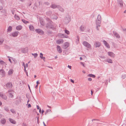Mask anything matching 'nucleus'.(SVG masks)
Returning <instances> with one entry per match:
<instances>
[{"label": "nucleus", "instance_id": "f257e3e1", "mask_svg": "<svg viewBox=\"0 0 126 126\" xmlns=\"http://www.w3.org/2000/svg\"><path fill=\"white\" fill-rule=\"evenodd\" d=\"M101 17L100 15H98L96 20V27L97 28L98 26H100V23L101 22Z\"/></svg>", "mask_w": 126, "mask_h": 126}, {"label": "nucleus", "instance_id": "f03ea898", "mask_svg": "<svg viewBox=\"0 0 126 126\" xmlns=\"http://www.w3.org/2000/svg\"><path fill=\"white\" fill-rule=\"evenodd\" d=\"M83 45L88 48H90L91 47V45L87 42L84 41L83 42Z\"/></svg>", "mask_w": 126, "mask_h": 126}, {"label": "nucleus", "instance_id": "7ed1b4c3", "mask_svg": "<svg viewBox=\"0 0 126 126\" xmlns=\"http://www.w3.org/2000/svg\"><path fill=\"white\" fill-rule=\"evenodd\" d=\"M21 51L23 53H26L28 52V49L27 47L23 48L21 49Z\"/></svg>", "mask_w": 126, "mask_h": 126}, {"label": "nucleus", "instance_id": "20e7f679", "mask_svg": "<svg viewBox=\"0 0 126 126\" xmlns=\"http://www.w3.org/2000/svg\"><path fill=\"white\" fill-rule=\"evenodd\" d=\"M63 39H59L57 40L56 41V43L57 44H60L63 43Z\"/></svg>", "mask_w": 126, "mask_h": 126}, {"label": "nucleus", "instance_id": "39448f33", "mask_svg": "<svg viewBox=\"0 0 126 126\" xmlns=\"http://www.w3.org/2000/svg\"><path fill=\"white\" fill-rule=\"evenodd\" d=\"M57 51L59 53H60L62 52V50L60 46L57 45Z\"/></svg>", "mask_w": 126, "mask_h": 126}, {"label": "nucleus", "instance_id": "423d86ee", "mask_svg": "<svg viewBox=\"0 0 126 126\" xmlns=\"http://www.w3.org/2000/svg\"><path fill=\"white\" fill-rule=\"evenodd\" d=\"M36 31L40 34H43L44 33V32L42 30L39 29H36L35 30Z\"/></svg>", "mask_w": 126, "mask_h": 126}, {"label": "nucleus", "instance_id": "0eeeda50", "mask_svg": "<svg viewBox=\"0 0 126 126\" xmlns=\"http://www.w3.org/2000/svg\"><path fill=\"white\" fill-rule=\"evenodd\" d=\"M101 45L100 43L99 42H96L94 44V46L96 47H100Z\"/></svg>", "mask_w": 126, "mask_h": 126}, {"label": "nucleus", "instance_id": "6e6552de", "mask_svg": "<svg viewBox=\"0 0 126 126\" xmlns=\"http://www.w3.org/2000/svg\"><path fill=\"white\" fill-rule=\"evenodd\" d=\"M69 46V43H68L66 42L64 44V46L63 47V48L65 49L67 48Z\"/></svg>", "mask_w": 126, "mask_h": 126}, {"label": "nucleus", "instance_id": "1a4fd4ad", "mask_svg": "<svg viewBox=\"0 0 126 126\" xmlns=\"http://www.w3.org/2000/svg\"><path fill=\"white\" fill-rule=\"evenodd\" d=\"M9 121H10V122L11 123L13 124H16V121L13 119L11 118H9Z\"/></svg>", "mask_w": 126, "mask_h": 126}, {"label": "nucleus", "instance_id": "9d476101", "mask_svg": "<svg viewBox=\"0 0 126 126\" xmlns=\"http://www.w3.org/2000/svg\"><path fill=\"white\" fill-rule=\"evenodd\" d=\"M108 54L109 56L110 57H113L114 56V54L112 52H108Z\"/></svg>", "mask_w": 126, "mask_h": 126}, {"label": "nucleus", "instance_id": "9b49d317", "mask_svg": "<svg viewBox=\"0 0 126 126\" xmlns=\"http://www.w3.org/2000/svg\"><path fill=\"white\" fill-rule=\"evenodd\" d=\"M6 86L8 88H10L12 87V85L11 83H8L6 84Z\"/></svg>", "mask_w": 126, "mask_h": 126}, {"label": "nucleus", "instance_id": "f8f14e48", "mask_svg": "<svg viewBox=\"0 0 126 126\" xmlns=\"http://www.w3.org/2000/svg\"><path fill=\"white\" fill-rule=\"evenodd\" d=\"M103 42L104 44L108 48H109L110 47L109 45L108 44V43L106 42V41L104 40L103 41Z\"/></svg>", "mask_w": 126, "mask_h": 126}, {"label": "nucleus", "instance_id": "ddd939ff", "mask_svg": "<svg viewBox=\"0 0 126 126\" xmlns=\"http://www.w3.org/2000/svg\"><path fill=\"white\" fill-rule=\"evenodd\" d=\"M18 32H14L12 33V36L14 37L18 35Z\"/></svg>", "mask_w": 126, "mask_h": 126}, {"label": "nucleus", "instance_id": "4468645a", "mask_svg": "<svg viewBox=\"0 0 126 126\" xmlns=\"http://www.w3.org/2000/svg\"><path fill=\"white\" fill-rule=\"evenodd\" d=\"M0 74L2 76H4L5 74V72L3 70H0Z\"/></svg>", "mask_w": 126, "mask_h": 126}, {"label": "nucleus", "instance_id": "2eb2a0df", "mask_svg": "<svg viewBox=\"0 0 126 126\" xmlns=\"http://www.w3.org/2000/svg\"><path fill=\"white\" fill-rule=\"evenodd\" d=\"M22 28V26L20 25L17 26L16 27V29L18 30H21V29Z\"/></svg>", "mask_w": 126, "mask_h": 126}, {"label": "nucleus", "instance_id": "dca6fc26", "mask_svg": "<svg viewBox=\"0 0 126 126\" xmlns=\"http://www.w3.org/2000/svg\"><path fill=\"white\" fill-rule=\"evenodd\" d=\"M1 122L2 124H4L6 122V120L4 119H2L1 120Z\"/></svg>", "mask_w": 126, "mask_h": 126}, {"label": "nucleus", "instance_id": "f3484780", "mask_svg": "<svg viewBox=\"0 0 126 126\" xmlns=\"http://www.w3.org/2000/svg\"><path fill=\"white\" fill-rule=\"evenodd\" d=\"M29 28L30 30L31 31H33L34 30V28L33 27L32 25H30V26Z\"/></svg>", "mask_w": 126, "mask_h": 126}, {"label": "nucleus", "instance_id": "a211bd4d", "mask_svg": "<svg viewBox=\"0 0 126 126\" xmlns=\"http://www.w3.org/2000/svg\"><path fill=\"white\" fill-rule=\"evenodd\" d=\"M13 70L12 69H10L8 72V74L9 75H11L13 73Z\"/></svg>", "mask_w": 126, "mask_h": 126}, {"label": "nucleus", "instance_id": "6ab92c4d", "mask_svg": "<svg viewBox=\"0 0 126 126\" xmlns=\"http://www.w3.org/2000/svg\"><path fill=\"white\" fill-rule=\"evenodd\" d=\"M0 96L1 97H2L5 99H7V97L6 96L4 95L1 93H0Z\"/></svg>", "mask_w": 126, "mask_h": 126}, {"label": "nucleus", "instance_id": "aec40b11", "mask_svg": "<svg viewBox=\"0 0 126 126\" xmlns=\"http://www.w3.org/2000/svg\"><path fill=\"white\" fill-rule=\"evenodd\" d=\"M15 18L16 20H19L20 19V18L19 16L17 15H15Z\"/></svg>", "mask_w": 126, "mask_h": 126}, {"label": "nucleus", "instance_id": "412c9836", "mask_svg": "<svg viewBox=\"0 0 126 126\" xmlns=\"http://www.w3.org/2000/svg\"><path fill=\"white\" fill-rule=\"evenodd\" d=\"M88 76L90 77H92L94 78H95V77L94 75L92 74H90L88 75Z\"/></svg>", "mask_w": 126, "mask_h": 126}, {"label": "nucleus", "instance_id": "4be33fe9", "mask_svg": "<svg viewBox=\"0 0 126 126\" xmlns=\"http://www.w3.org/2000/svg\"><path fill=\"white\" fill-rule=\"evenodd\" d=\"M4 41V39L3 38H0V45L2 44Z\"/></svg>", "mask_w": 126, "mask_h": 126}, {"label": "nucleus", "instance_id": "5701e85b", "mask_svg": "<svg viewBox=\"0 0 126 126\" xmlns=\"http://www.w3.org/2000/svg\"><path fill=\"white\" fill-rule=\"evenodd\" d=\"M107 61L109 63H112V60L110 59H108L107 60Z\"/></svg>", "mask_w": 126, "mask_h": 126}, {"label": "nucleus", "instance_id": "b1692460", "mask_svg": "<svg viewBox=\"0 0 126 126\" xmlns=\"http://www.w3.org/2000/svg\"><path fill=\"white\" fill-rule=\"evenodd\" d=\"M12 30V27L11 26H10L8 27L7 30H8V31L10 32Z\"/></svg>", "mask_w": 126, "mask_h": 126}, {"label": "nucleus", "instance_id": "393cba45", "mask_svg": "<svg viewBox=\"0 0 126 126\" xmlns=\"http://www.w3.org/2000/svg\"><path fill=\"white\" fill-rule=\"evenodd\" d=\"M40 57L41 59H43V60L45 59V58L43 57V54L42 53H40Z\"/></svg>", "mask_w": 126, "mask_h": 126}, {"label": "nucleus", "instance_id": "a878e982", "mask_svg": "<svg viewBox=\"0 0 126 126\" xmlns=\"http://www.w3.org/2000/svg\"><path fill=\"white\" fill-rule=\"evenodd\" d=\"M57 7V6L55 4H52L51 7L53 8H56Z\"/></svg>", "mask_w": 126, "mask_h": 126}, {"label": "nucleus", "instance_id": "bb28decb", "mask_svg": "<svg viewBox=\"0 0 126 126\" xmlns=\"http://www.w3.org/2000/svg\"><path fill=\"white\" fill-rule=\"evenodd\" d=\"M32 54L34 56L35 58L37 57L38 56V54L37 53L33 54L32 53Z\"/></svg>", "mask_w": 126, "mask_h": 126}, {"label": "nucleus", "instance_id": "cd10ccee", "mask_svg": "<svg viewBox=\"0 0 126 126\" xmlns=\"http://www.w3.org/2000/svg\"><path fill=\"white\" fill-rule=\"evenodd\" d=\"M22 21L25 24H26L28 22V21H26V20H25L23 19V20H22Z\"/></svg>", "mask_w": 126, "mask_h": 126}, {"label": "nucleus", "instance_id": "c85d7f7f", "mask_svg": "<svg viewBox=\"0 0 126 126\" xmlns=\"http://www.w3.org/2000/svg\"><path fill=\"white\" fill-rule=\"evenodd\" d=\"M65 32L67 34H69V31L66 30L65 31Z\"/></svg>", "mask_w": 126, "mask_h": 126}, {"label": "nucleus", "instance_id": "c756f323", "mask_svg": "<svg viewBox=\"0 0 126 126\" xmlns=\"http://www.w3.org/2000/svg\"><path fill=\"white\" fill-rule=\"evenodd\" d=\"M10 97L11 98H12L13 97V94H10Z\"/></svg>", "mask_w": 126, "mask_h": 126}, {"label": "nucleus", "instance_id": "7c9ffc66", "mask_svg": "<svg viewBox=\"0 0 126 126\" xmlns=\"http://www.w3.org/2000/svg\"><path fill=\"white\" fill-rule=\"evenodd\" d=\"M4 63V62L3 61H0V63L2 64Z\"/></svg>", "mask_w": 126, "mask_h": 126}, {"label": "nucleus", "instance_id": "2f4dec72", "mask_svg": "<svg viewBox=\"0 0 126 126\" xmlns=\"http://www.w3.org/2000/svg\"><path fill=\"white\" fill-rule=\"evenodd\" d=\"M70 81L72 83H74V81L73 80H72V79H70Z\"/></svg>", "mask_w": 126, "mask_h": 126}, {"label": "nucleus", "instance_id": "473e14b6", "mask_svg": "<svg viewBox=\"0 0 126 126\" xmlns=\"http://www.w3.org/2000/svg\"><path fill=\"white\" fill-rule=\"evenodd\" d=\"M80 64L82 65V66L84 67H85V66L84 64V63H82V62H81L80 63Z\"/></svg>", "mask_w": 126, "mask_h": 126}, {"label": "nucleus", "instance_id": "72a5a7b5", "mask_svg": "<svg viewBox=\"0 0 126 126\" xmlns=\"http://www.w3.org/2000/svg\"><path fill=\"white\" fill-rule=\"evenodd\" d=\"M31 107V105L30 104H28V108H29Z\"/></svg>", "mask_w": 126, "mask_h": 126}, {"label": "nucleus", "instance_id": "f704fd0d", "mask_svg": "<svg viewBox=\"0 0 126 126\" xmlns=\"http://www.w3.org/2000/svg\"><path fill=\"white\" fill-rule=\"evenodd\" d=\"M88 80L89 81H91L92 80V79L91 78H89L88 79Z\"/></svg>", "mask_w": 126, "mask_h": 126}, {"label": "nucleus", "instance_id": "c9c22d12", "mask_svg": "<svg viewBox=\"0 0 126 126\" xmlns=\"http://www.w3.org/2000/svg\"><path fill=\"white\" fill-rule=\"evenodd\" d=\"M24 67V71L26 72V73H27V71L25 67Z\"/></svg>", "mask_w": 126, "mask_h": 126}, {"label": "nucleus", "instance_id": "e433bc0d", "mask_svg": "<svg viewBox=\"0 0 126 126\" xmlns=\"http://www.w3.org/2000/svg\"><path fill=\"white\" fill-rule=\"evenodd\" d=\"M44 111L43 110H42V112H41V114L42 115L43 114V113L44 112Z\"/></svg>", "mask_w": 126, "mask_h": 126}, {"label": "nucleus", "instance_id": "4c0bfd02", "mask_svg": "<svg viewBox=\"0 0 126 126\" xmlns=\"http://www.w3.org/2000/svg\"><path fill=\"white\" fill-rule=\"evenodd\" d=\"M120 6H122L123 5V3L122 2L121 3H120Z\"/></svg>", "mask_w": 126, "mask_h": 126}, {"label": "nucleus", "instance_id": "58836bf2", "mask_svg": "<svg viewBox=\"0 0 126 126\" xmlns=\"http://www.w3.org/2000/svg\"><path fill=\"white\" fill-rule=\"evenodd\" d=\"M25 68L26 67H28V64H27V63H26V64H25Z\"/></svg>", "mask_w": 126, "mask_h": 126}, {"label": "nucleus", "instance_id": "ea45409f", "mask_svg": "<svg viewBox=\"0 0 126 126\" xmlns=\"http://www.w3.org/2000/svg\"><path fill=\"white\" fill-rule=\"evenodd\" d=\"M37 109L38 110L39 109V106L38 105H37Z\"/></svg>", "mask_w": 126, "mask_h": 126}, {"label": "nucleus", "instance_id": "a19ab883", "mask_svg": "<svg viewBox=\"0 0 126 126\" xmlns=\"http://www.w3.org/2000/svg\"><path fill=\"white\" fill-rule=\"evenodd\" d=\"M11 112H12L13 113H14L15 112V111L14 110H11Z\"/></svg>", "mask_w": 126, "mask_h": 126}, {"label": "nucleus", "instance_id": "79ce46f5", "mask_svg": "<svg viewBox=\"0 0 126 126\" xmlns=\"http://www.w3.org/2000/svg\"><path fill=\"white\" fill-rule=\"evenodd\" d=\"M22 65L24 66V67H25V63L24 62L23 63Z\"/></svg>", "mask_w": 126, "mask_h": 126}, {"label": "nucleus", "instance_id": "37998d69", "mask_svg": "<svg viewBox=\"0 0 126 126\" xmlns=\"http://www.w3.org/2000/svg\"><path fill=\"white\" fill-rule=\"evenodd\" d=\"M36 83L37 84V85H38V84H39L40 83L39 82V81H37L36 82Z\"/></svg>", "mask_w": 126, "mask_h": 126}, {"label": "nucleus", "instance_id": "c03bdc74", "mask_svg": "<svg viewBox=\"0 0 126 126\" xmlns=\"http://www.w3.org/2000/svg\"><path fill=\"white\" fill-rule=\"evenodd\" d=\"M68 67H69V68H70V69H71V66L68 65Z\"/></svg>", "mask_w": 126, "mask_h": 126}, {"label": "nucleus", "instance_id": "a18cd8bd", "mask_svg": "<svg viewBox=\"0 0 126 126\" xmlns=\"http://www.w3.org/2000/svg\"><path fill=\"white\" fill-rule=\"evenodd\" d=\"M2 9V7L1 6H0V10Z\"/></svg>", "mask_w": 126, "mask_h": 126}, {"label": "nucleus", "instance_id": "49530a36", "mask_svg": "<svg viewBox=\"0 0 126 126\" xmlns=\"http://www.w3.org/2000/svg\"><path fill=\"white\" fill-rule=\"evenodd\" d=\"M38 85H36V86L35 87V88L36 89H37L38 87Z\"/></svg>", "mask_w": 126, "mask_h": 126}, {"label": "nucleus", "instance_id": "de8ad7c7", "mask_svg": "<svg viewBox=\"0 0 126 126\" xmlns=\"http://www.w3.org/2000/svg\"><path fill=\"white\" fill-rule=\"evenodd\" d=\"M51 111L50 110V109L48 110H47V111Z\"/></svg>", "mask_w": 126, "mask_h": 126}, {"label": "nucleus", "instance_id": "09e8293b", "mask_svg": "<svg viewBox=\"0 0 126 126\" xmlns=\"http://www.w3.org/2000/svg\"><path fill=\"white\" fill-rule=\"evenodd\" d=\"M116 35H117V36H116V37H117L118 38L119 37V36L118 34H116Z\"/></svg>", "mask_w": 126, "mask_h": 126}, {"label": "nucleus", "instance_id": "8fccbe9b", "mask_svg": "<svg viewBox=\"0 0 126 126\" xmlns=\"http://www.w3.org/2000/svg\"><path fill=\"white\" fill-rule=\"evenodd\" d=\"M9 61L11 63L12 62H11V60L10 59H9Z\"/></svg>", "mask_w": 126, "mask_h": 126}, {"label": "nucleus", "instance_id": "3c124183", "mask_svg": "<svg viewBox=\"0 0 126 126\" xmlns=\"http://www.w3.org/2000/svg\"><path fill=\"white\" fill-rule=\"evenodd\" d=\"M91 95H93V91L92 90L91 91Z\"/></svg>", "mask_w": 126, "mask_h": 126}, {"label": "nucleus", "instance_id": "603ef678", "mask_svg": "<svg viewBox=\"0 0 126 126\" xmlns=\"http://www.w3.org/2000/svg\"><path fill=\"white\" fill-rule=\"evenodd\" d=\"M82 72L84 73H85V71L83 70Z\"/></svg>", "mask_w": 126, "mask_h": 126}, {"label": "nucleus", "instance_id": "864d4df0", "mask_svg": "<svg viewBox=\"0 0 126 126\" xmlns=\"http://www.w3.org/2000/svg\"><path fill=\"white\" fill-rule=\"evenodd\" d=\"M2 104L1 101H0V105H2Z\"/></svg>", "mask_w": 126, "mask_h": 126}, {"label": "nucleus", "instance_id": "5fc2aeb1", "mask_svg": "<svg viewBox=\"0 0 126 126\" xmlns=\"http://www.w3.org/2000/svg\"><path fill=\"white\" fill-rule=\"evenodd\" d=\"M39 112L40 113L41 112V109H40L39 110Z\"/></svg>", "mask_w": 126, "mask_h": 126}, {"label": "nucleus", "instance_id": "6e6d98bb", "mask_svg": "<svg viewBox=\"0 0 126 126\" xmlns=\"http://www.w3.org/2000/svg\"><path fill=\"white\" fill-rule=\"evenodd\" d=\"M47 107L49 108H50V106H48V105H47Z\"/></svg>", "mask_w": 126, "mask_h": 126}, {"label": "nucleus", "instance_id": "4d7b16f0", "mask_svg": "<svg viewBox=\"0 0 126 126\" xmlns=\"http://www.w3.org/2000/svg\"><path fill=\"white\" fill-rule=\"evenodd\" d=\"M80 60H82V58L81 57H80Z\"/></svg>", "mask_w": 126, "mask_h": 126}, {"label": "nucleus", "instance_id": "13d9d810", "mask_svg": "<svg viewBox=\"0 0 126 126\" xmlns=\"http://www.w3.org/2000/svg\"><path fill=\"white\" fill-rule=\"evenodd\" d=\"M36 77V75H34V77L35 78Z\"/></svg>", "mask_w": 126, "mask_h": 126}, {"label": "nucleus", "instance_id": "bf43d9fd", "mask_svg": "<svg viewBox=\"0 0 126 126\" xmlns=\"http://www.w3.org/2000/svg\"><path fill=\"white\" fill-rule=\"evenodd\" d=\"M29 101H30L29 100H28V101H27V104H28V103L29 102Z\"/></svg>", "mask_w": 126, "mask_h": 126}, {"label": "nucleus", "instance_id": "052dcab7", "mask_svg": "<svg viewBox=\"0 0 126 126\" xmlns=\"http://www.w3.org/2000/svg\"><path fill=\"white\" fill-rule=\"evenodd\" d=\"M28 86H29V89L30 90V86L29 85Z\"/></svg>", "mask_w": 126, "mask_h": 126}, {"label": "nucleus", "instance_id": "680f3d73", "mask_svg": "<svg viewBox=\"0 0 126 126\" xmlns=\"http://www.w3.org/2000/svg\"><path fill=\"white\" fill-rule=\"evenodd\" d=\"M57 58V56H56V57H55V58Z\"/></svg>", "mask_w": 126, "mask_h": 126}, {"label": "nucleus", "instance_id": "e2e57ef3", "mask_svg": "<svg viewBox=\"0 0 126 126\" xmlns=\"http://www.w3.org/2000/svg\"><path fill=\"white\" fill-rule=\"evenodd\" d=\"M26 74H27V76H28V73H26Z\"/></svg>", "mask_w": 126, "mask_h": 126}, {"label": "nucleus", "instance_id": "0e129e2a", "mask_svg": "<svg viewBox=\"0 0 126 126\" xmlns=\"http://www.w3.org/2000/svg\"><path fill=\"white\" fill-rule=\"evenodd\" d=\"M44 125L45 126V124L44 123Z\"/></svg>", "mask_w": 126, "mask_h": 126}, {"label": "nucleus", "instance_id": "69168bd1", "mask_svg": "<svg viewBox=\"0 0 126 126\" xmlns=\"http://www.w3.org/2000/svg\"><path fill=\"white\" fill-rule=\"evenodd\" d=\"M82 27H81V28H80V29H81V28H82Z\"/></svg>", "mask_w": 126, "mask_h": 126}]
</instances>
